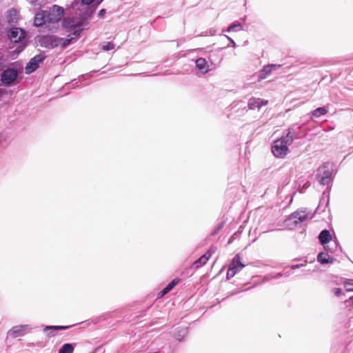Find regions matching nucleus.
Wrapping results in <instances>:
<instances>
[{"label":"nucleus","mask_w":353,"mask_h":353,"mask_svg":"<svg viewBox=\"0 0 353 353\" xmlns=\"http://www.w3.org/2000/svg\"><path fill=\"white\" fill-rule=\"evenodd\" d=\"M71 9L74 12L77 19L75 20L65 19L63 26L71 28L82 26L85 21L91 18L94 8L81 0H74L71 4Z\"/></svg>","instance_id":"nucleus-1"},{"label":"nucleus","mask_w":353,"mask_h":353,"mask_svg":"<svg viewBox=\"0 0 353 353\" xmlns=\"http://www.w3.org/2000/svg\"><path fill=\"white\" fill-rule=\"evenodd\" d=\"M293 141L294 130L292 128H288L285 135L272 142V153L276 158H285L289 152V145Z\"/></svg>","instance_id":"nucleus-2"},{"label":"nucleus","mask_w":353,"mask_h":353,"mask_svg":"<svg viewBox=\"0 0 353 353\" xmlns=\"http://www.w3.org/2000/svg\"><path fill=\"white\" fill-rule=\"evenodd\" d=\"M307 217V214L305 210H298L292 213L289 218L286 220V225L291 229L294 228L300 223L304 221Z\"/></svg>","instance_id":"nucleus-3"},{"label":"nucleus","mask_w":353,"mask_h":353,"mask_svg":"<svg viewBox=\"0 0 353 353\" xmlns=\"http://www.w3.org/2000/svg\"><path fill=\"white\" fill-rule=\"evenodd\" d=\"M244 267L245 265L241 262L239 255L236 254L232 259L231 263L230 264L229 270L227 273V279H230V278H232L237 272L241 271Z\"/></svg>","instance_id":"nucleus-4"},{"label":"nucleus","mask_w":353,"mask_h":353,"mask_svg":"<svg viewBox=\"0 0 353 353\" xmlns=\"http://www.w3.org/2000/svg\"><path fill=\"white\" fill-rule=\"evenodd\" d=\"M63 8L59 6H54L50 10L49 12H47V19L48 22L55 23L60 21L63 16Z\"/></svg>","instance_id":"nucleus-5"},{"label":"nucleus","mask_w":353,"mask_h":353,"mask_svg":"<svg viewBox=\"0 0 353 353\" xmlns=\"http://www.w3.org/2000/svg\"><path fill=\"white\" fill-rule=\"evenodd\" d=\"M31 330L32 327L29 325H19L12 327L8 334L13 338H17L26 335Z\"/></svg>","instance_id":"nucleus-6"},{"label":"nucleus","mask_w":353,"mask_h":353,"mask_svg":"<svg viewBox=\"0 0 353 353\" xmlns=\"http://www.w3.org/2000/svg\"><path fill=\"white\" fill-rule=\"evenodd\" d=\"M44 58V55L38 54L31 59L25 68L26 73L30 74L34 72L39 67V63L43 61Z\"/></svg>","instance_id":"nucleus-7"},{"label":"nucleus","mask_w":353,"mask_h":353,"mask_svg":"<svg viewBox=\"0 0 353 353\" xmlns=\"http://www.w3.org/2000/svg\"><path fill=\"white\" fill-rule=\"evenodd\" d=\"M17 77V72L14 69H7L1 74V81L5 85L11 84Z\"/></svg>","instance_id":"nucleus-8"},{"label":"nucleus","mask_w":353,"mask_h":353,"mask_svg":"<svg viewBox=\"0 0 353 353\" xmlns=\"http://www.w3.org/2000/svg\"><path fill=\"white\" fill-rule=\"evenodd\" d=\"M24 34L25 32L22 29L13 28L9 31L8 37L11 41L16 43L24 37Z\"/></svg>","instance_id":"nucleus-9"},{"label":"nucleus","mask_w":353,"mask_h":353,"mask_svg":"<svg viewBox=\"0 0 353 353\" xmlns=\"http://www.w3.org/2000/svg\"><path fill=\"white\" fill-rule=\"evenodd\" d=\"M43 44L46 47L55 48L61 46V38L56 37L54 36L43 37Z\"/></svg>","instance_id":"nucleus-10"},{"label":"nucleus","mask_w":353,"mask_h":353,"mask_svg":"<svg viewBox=\"0 0 353 353\" xmlns=\"http://www.w3.org/2000/svg\"><path fill=\"white\" fill-rule=\"evenodd\" d=\"M319 174L321 176H332L336 174L334 165L331 163H326L319 169Z\"/></svg>","instance_id":"nucleus-11"},{"label":"nucleus","mask_w":353,"mask_h":353,"mask_svg":"<svg viewBox=\"0 0 353 353\" xmlns=\"http://www.w3.org/2000/svg\"><path fill=\"white\" fill-rule=\"evenodd\" d=\"M268 103V101L266 99L252 97L249 100L248 107L252 110L255 108L260 109L262 106L266 105Z\"/></svg>","instance_id":"nucleus-12"},{"label":"nucleus","mask_w":353,"mask_h":353,"mask_svg":"<svg viewBox=\"0 0 353 353\" xmlns=\"http://www.w3.org/2000/svg\"><path fill=\"white\" fill-rule=\"evenodd\" d=\"M196 66L202 74H206L210 70V65L203 58H199L196 60Z\"/></svg>","instance_id":"nucleus-13"},{"label":"nucleus","mask_w":353,"mask_h":353,"mask_svg":"<svg viewBox=\"0 0 353 353\" xmlns=\"http://www.w3.org/2000/svg\"><path fill=\"white\" fill-rule=\"evenodd\" d=\"M212 252H213L212 250L210 249L209 251H208L206 253H205L203 256H201L198 260H196L194 263V265L195 268H199L201 267L202 265H203L204 264H205L208 262V261L209 260V259L211 257Z\"/></svg>","instance_id":"nucleus-14"},{"label":"nucleus","mask_w":353,"mask_h":353,"mask_svg":"<svg viewBox=\"0 0 353 353\" xmlns=\"http://www.w3.org/2000/svg\"><path fill=\"white\" fill-rule=\"evenodd\" d=\"M48 22L47 12L41 11L36 14L34 23L36 26H40Z\"/></svg>","instance_id":"nucleus-15"},{"label":"nucleus","mask_w":353,"mask_h":353,"mask_svg":"<svg viewBox=\"0 0 353 353\" xmlns=\"http://www.w3.org/2000/svg\"><path fill=\"white\" fill-rule=\"evenodd\" d=\"M279 66L276 65H271L264 67V68L261 71L260 74L259 76V80L266 78V77L271 73L272 70H275Z\"/></svg>","instance_id":"nucleus-16"},{"label":"nucleus","mask_w":353,"mask_h":353,"mask_svg":"<svg viewBox=\"0 0 353 353\" xmlns=\"http://www.w3.org/2000/svg\"><path fill=\"white\" fill-rule=\"evenodd\" d=\"M330 238L331 236L330 232L327 230H323L319 236V241L323 245L328 243L330 240Z\"/></svg>","instance_id":"nucleus-17"},{"label":"nucleus","mask_w":353,"mask_h":353,"mask_svg":"<svg viewBox=\"0 0 353 353\" xmlns=\"http://www.w3.org/2000/svg\"><path fill=\"white\" fill-rule=\"evenodd\" d=\"M6 17L9 23H15L18 19V12L14 9H11L8 12Z\"/></svg>","instance_id":"nucleus-18"},{"label":"nucleus","mask_w":353,"mask_h":353,"mask_svg":"<svg viewBox=\"0 0 353 353\" xmlns=\"http://www.w3.org/2000/svg\"><path fill=\"white\" fill-rule=\"evenodd\" d=\"M317 259L318 261L323 264L332 263L333 261L332 258H331L327 254L323 252L319 254Z\"/></svg>","instance_id":"nucleus-19"},{"label":"nucleus","mask_w":353,"mask_h":353,"mask_svg":"<svg viewBox=\"0 0 353 353\" xmlns=\"http://www.w3.org/2000/svg\"><path fill=\"white\" fill-rule=\"evenodd\" d=\"M74 345L71 343H65L59 350V353H73Z\"/></svg>","instance_id":"nucleus-20"},{"label":"nucleus","mask_w":353,"mask_h":353,"mask_svg":"<svg viewBox=\"0 0 353 353\" xmlns=\"http://www.w3.org/2000/svg\"><path fill=\"white\" fill-rule=\"evenodd\" d=\"M78 34L79 33L76 31L73 33V36L70 37L69 39L61 38V47L65 48L68 46L70 42L77 37Z\"/></svg>","instance_id":"nucleus-21"},{"label":"nucleus","mask_w":353,"mask_h":353,"mask_svg":"<svg viewBox=\"0 0 353 353\" xmlns=\"http://www.w3.org/2000/svg\"><path fill=\"white\" fill-rule=\"evenodd\" d=\"M327 113V110L324 108H318L312 111V114L314 117H319Z\"/></svg>","instance_id":"nucleus-22"},{"label":"nucleus","mask_w":353,"mask_h":353,"mask_svg":"<svg viewBox=\"0 0 353 353\" xmlns=\"http://www.w3.org/2000/svg\"><path fill=\"white\" fill-rule=\"evenodd\" d=\"M345 290L348 292L353 291V280L347 279L344 282Z\"/></svg>","instance_id":"nucleus-23"},{"label":"nucleus","mask_w":353,"mask_h":353,"mask_svg":"<svg viewBox=\"0 0 353 353\" xmlns=\"http://www.w3.org/2000/svg\"><path fill=\"white\" fill-rule=\"evenodd\" d=\"M242 30V26L240 23H234L228 27L227 31L230 32V31H234V30Z\"/></svg>","instance_id":"nucleus-24"},{"label":"nucleus","mask_w":353,"mask_h":353,"mask_svg":"<svg viewBox=\"0 0 353 353\" xmlns=\"http://www.w3.org/2000/svg\"><path fill=\"white\" fill-rule=\"evenodd\" d=\"M114 45L111 42H108L102 45L101 48L103 50H110L114 49Z\"/></svg>","instance_id":"nucleus-25"},{"label":"nucleus","mask_w":353,"mask_h":353,"mask_svg":"<svg viewBox=\"0 0 353 353\" xmlns=\"http://www.w3.org/2000/svg\"><path fill=\"white\" fill-rule=\"evenodd\" d=\"M332 178H320L319 183L321 185L328 184L330 183V179Z\"/></svg>","instance_id":"nucleus-26"},{"label":"nucleus","mask_w":353,"mask_h":353,"mask_svg":"<svg viewBox=\"0 0 353 353\" xmlns=\"http://www.w3.org/2000/svg\"><path fill=\"white\" fill-rule=\"evenodd\" d=\"M66 328L64 326H46L45 330H63Z\"/></svg>","instance_id":"nucleus-27"},{"label":"nucleus","mask_w":353,"mask_h":353,"mask_svg":"<svg viewBox=\"0 0 353 353\" xmlns=\"http://www.w3.org/2000/svg\"><path fill=\"white\" fill-rule=\"evenodd\" d=\"M334 292L336 296H339L342 293V290L341 288H336L334 290Z\"/></svg>","instance_id":"nucleus-28"},{"label":"nucleus","mask_w":353,"mask_h":353,"mask_svg":"<svg viewBox=\"0 0 353 353\" xmlns=\"http://www.w3.org/2000/svg\"><path fill=\"white\" fill-rule=\"evenodd\" d=\"M106 12V10L105 9H101V10H99V16L101 17H103L105 14Z\"/></svg>","instance_id":"nucleus-29"},{"label":"nucleus","mask_w":353,"mask_h":353,"mask_svg":"<svg viewBox=\"0 0 353 353\" xmlns=\"http://www.w3.org/2000/svg\"><path fill=\"white\" fill-rule=\"evenodd\" d=\"M179 282V279H174L170 282V284L172 285V287H174L176 284H178Z\"/></svg>","instance_id":"nucleus-30"},{"label":"nucleus","mask_w":353,"mask_h":353,"mask_svg":"<svg viewBox=\"0 0 353 353\" xmlns=\"http://www.w3.org/2000/svg\"><path fill=\"white\" fill-rule=\"evenodd\" d=\"M84 3L88 4L90 6H92V3L94 2L95 0H81Z\"/></svg>","instance_id":"nucleus-31"},{"label":"nucleus","mask_w":353,"mask_h":353,"mask_svg":"<svg viewBox=\"0 0 353 353\" xmlns=\"http://www.w3.org/2000/svg\"><path fill=\"white\" fill-rule=\"evenodd\" d=\"M227 38L230 41V42H231V43H232V46H233V47H235L236 44H235V42L234 41V40H233V39H231L230 37H227Z\"/></svg>","instance_id":"nucleus-32"},{"label":"nucleus","mask_w":353,"mask_h":353,"mask_svg":"<svg viewBox=\"0 0 353 353\" xmlns=\"http://www.w3.org/2000/svg\"><path fill=\"white\" fill-rule=\"evenodd\" d=\"M165 292H164L163 290H162V291H161V292L159 293L158 296H159V297H161V296H163V295H165Z\"/></svg>","instance_id":"nucleus-33"},{"label":"nucleus","mask_w":353,"mask_h":353,"mask_svg":"<svg viewBox=\"0 0 353 353\" xmlns=\"http://www.w3.org/2000/svg\"><path fill=\"white\" fill-rule=\"evenodd\" d=\"M163 290L165 292V294L170 291V290L168 289L167 286Z\"/></svg>","instance_id":"nucleus-34"},{"label":"nucleus","mask_w":353,"mask_h":353,"mask_svg":"<svg viewBox=\"0 0 353 353\" xmlns=\"http://www.w3.org/2000/svg\"><path fill=\"white\" fill-rule=\"evenodd\" d=\"M163 290L165 292V294L170 291V290L168 289L167 286Z\"/></svg>","instance_id":"nucleus-35"},{"label":"nucleus","mask_w":353,"mask_h":353,"mask_svg":"<svg viewBox=\"0 0 353 353\" xmlns=\"http://www.w3.org/2000/svg\"><path fill=\"white\" fill-rule=\"evenodd\" d=\"M168 288L170 289V290L174 288L172 287V285L170 284V283L167 285Z\"/></svg>","instance_id":"nucleus-36"},{"label":"nucleus","mask_w":353,"mask_h":353,"mask_svg":"<svg viewBox=\"0 0 353 353\" xmlns=\"http://www.w3.org/2000/svg\"><path fill=\"white\" fill-rule=\"evenodd\" d=\"M98 3H100L101 1H103V0H98Z\"/></svg>","instance_id":"nucleus-37"},{"label":"nucleus","mask_w":353,"mask_h":353,"mask_svg":"<svg viewBox=\"0 0 353 353\" xmlns=\"http://www.w3.org/2000/svg\"><path fill=\"white\" fill-rule=\"evenodd\" d=\"M37 0H32V3H35Z\"/></svg>","instance_id":"nucleus-38"}]
</instances>
